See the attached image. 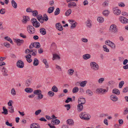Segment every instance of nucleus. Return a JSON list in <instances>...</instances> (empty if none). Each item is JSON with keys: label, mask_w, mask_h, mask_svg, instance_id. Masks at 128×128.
I'll list each match as a JSON object with an SVG mask.
<instances>
[{"label": "nucleus", "mask_w": 128, "mask_h": 128, "mask_svg": "<svg viewBox=\"0 0 128 128\" xmlns=\"http://www.w3.org/2000/svg\"><path fill=\"white\" fill-rule=\"evenodd\" d=\"M91 68L93 70L96 71L99 69L98 64L94 62H91L90 64Z\"/></svg>", "instance_id": "obj_1"}, {"label": "nucleus", "mask_w": 128, "mask_h": 128, "mask_svg": "<svg viewBox=\"0 0 128 128\" xmlns=\"http://www.w3.org/2000/svg\"><path fill=\"white\" fill-rule=\"evenodd\" d=\"M110 30L112 32L114 33H117L118 32V29L117 28V26L114 24L112 25L110 27Z\"/></svg>", "instance_id": "obj_2"}, {"label": "nucleus", "mask_w": 128, "mask_h": 128, "mask_svg": "<svg viewBox=\"0 0 128 128\" xmlns=\"http://www.w3.org/2000/svg\"><path fill=\"white\" fill-rule=\"evenodd\" d=\"M80 118L82 120H88L90 118L85 112H81L80 115Z\"/></svg>", "instance_id": "obj_3"}, {"label": "nucleus", "mask_w": 128, "mask_h": 128, "mask_svg": "<svg viewBox=\"0 0 128 128\" xmlns=\"http://www.w3.org/2000/svg\"><path fill=\"white\" fill-rule=\"evenodd\" d=\"M31 22L32 23L33 26L35 27L38 28L40 26V24L37 21L36 19L34 18H32L31 20Z\"/></svg>", "instance_id": "obj_4"}, {"label": "nucleus", "mask_w": 128, "mask_h": 128, "mask_svg": "<svg viewBox=\"0 0 128 128\" xmlns=\"http://www.w3.org/2000/svg\"><path fill=\"white\" fill-rule=\"evenodd\" d=\"M34 47L36 48H40V43L38 42H37L31 43L29 46V48L30 49H31Z\"/></svg>", "instance_id": "obj_5"}, {"label": "nucleus", "mask_w": 128, "mask_h": 128, "mask_svg": "<svg viewBox=\"0 0 128 128\" xmlns=\"http://www.w3.org/2000/svg\"><path fill=\"white\" fill-rule=\"evenodd\" d=\"M27 30L30 34H34L35 32V28L32 26L29 25L27 27Z\"/></svg>", "instance_id": "obj_6"}, {"label": "nucleus", "mask_w": 128, "mask_h": 128, "mask_svg": "<svg viewBox=\"0 0 128 128\" xmlns=\"http://www.w3.org/2000/svg\"><path fill=\"white\" fill-rule=\"evenodd\" d=\"M119 21L123 24L128 23V19L123 16H120L119 18Z\"/></svg>", "instance_id": "obj_7"}, {"label": "nucleus", "mask_w": 128, "mask_h": 128, "mask_svg": "<svg viewBox=\"0 0 128 128\" xmlns=\"http://www.w3.org/2000/svg\"><path fill=\"white\" fill-rule=\"evenodd\" d=\"M108 91V90L102 88H97L96 91V92H98L99 93H100L102 94H105L106 92Z\"/></svg>", "instance_id": "obj_8"}, {"label": "nucleus", "mask_w": 128, "mask_h": 128, "mask_svg": "<svg viewBox=\"0 0 128 128\" xmlns=\"http://www.w3.org/2000/svg\"><path fill=\"white\" fill-rule=\"evenodd\" d=\"M2 72V74L4 76H8L7 74L8 70L6 68L4 67H3L2 68H0Z\"/></svg>", "instance_id": "obj_9"}, {"label": "nucleus", "mask_w": 128, "mask_h": 128, "mask_svg": "<svg viewBox=\"0 0 128 128\" xmlns=\"http://www.w3.org/2000/svg\"><path fill=\"white\" fill-rule=\"evenodd\" d=\"M113 12L116 15H119L121 13L120 10L118 9V7H116L113 8Z\"/></svg>", "instance_id": "obj_10"}, {"label": "nucleus", "mask_w": 128, "mask_h": 128, "mask_svg": "<svg viewBox=\"0 0 128 128\" xmlns=\"http://www.w3.org/2000/svg\"><path fill=\"white\" fill-rule=\"evenodd\" d=\"M105 44H106L108 45L112 48H114L115 45V44L112 42L110 40H107L105 42Z\"/></svg>", "instance_id": "obj_11"}, {"label": "nucleus", "mask_w": 128, "mask_h": 128, "mask_svg": "<svg viewBox=\"0 0 128 128\" xmlns=\"http://www.w3.org/2000/svg\"><path fill=\"white\" fill-rule=\"evenodd\" d=\"M17 66L18 68H22L24 67V62L21 60H19L16 63Z\"/></svg>", "instance_id": "obj_12"}, {"label": "nucleus", "mask_w": 128, "mask_h": 128, "mask_svg": "<svg viewBox=\"0 0 128 128\" xmlns=\"http://www.w3.org/2000/svg\"><path fill=\"white\" fill-rule=\"evenodd\" d=\"M14 41L17 43V44L18 46H20L21 44H23L24 42L23 40L20 39H14Z\"/></svg>", "instance_id": "obj_13"}, {"label": "nucleus", "mask_w": 128, "mask_h": 128, "mask_svg": "<svg viewBox=\"0 0 128 128\" xmlns=\"http://www.w3.org/2000/svg\"><path fill=\"white\" fill-rule=\"evenodd\" d=\"M78 104H84L86 103V100L85 98H78Z\"/></svg>", "instance_id": "obj_14"}, {"label": "nucleus", "mask_w": 128, "mask_h": 128, "mask_svg": "<svg viewBox=\"0 0 128 128\" xmlns=\"http://www.w3.org/2000/svg\"><path fill=\"white\" fill-rule=\"evenodd\" d=\"M56 28L58 29V30L59 31H62L63 29L62 26L60 23H58L56 24Z\"/></svg>", "instance_id": "obj_15"}, {"label": "nucleus", "mask_w": 128, "mask_h": 128, "mask_svg": "<svg viewBox=\"0 0 128 128\" xmlns=\"http://www.w3.org/2000/svg\"><path fill=\"white\" fill-rule=\"evenodd\" d=\"M30 20L29 17L27 16H24L23 19L22 20V22L23 24H26L28 21Z\"/></svg>", "instance_id": "obj_16"}, {"label": "nucleus", "mask_w": 128, "mask_h": 128, "mask_svg": "<svg viewBox=\"0 0 128 128\" xmlns=\"http://www.w3.org/2000/svg\"><path fill=\"white\" fill-rule=\"evenodd\" d=\"M110 98L111 100L114 102L117 101L118 100V97L114 94L110 96Z\"/></svg>", "instance_id": "obj_17"}, {"label": "nucleus", "mask_w": 128, "mask_h": 128, "mask_svg": "<svg viewBox=\"0 0 128 128\" xmlns=\"http://www.w3.org/2000/svg\"><path fill=\"white\" fill-rule=\"evenodd\" d=\"M60 120L56 118H54L51 121V123L52 124H57L60 123Z\"/></svg>", "instance_id": "obj_18"}, {"label": "nucleus", "mask_w": 128, "mask_h": 128, "mask_svg": "<svg viewBox=\"0 0 128 128\" xmlns=\"http://www.w3.org/2000/svg\"><path fill=\"white\" fill-rule=\"evenodd\" d=\"M30 128H40L39 124H38L33 123L30 126Z\"/></svg>", "instance_id": "obj_19"}, {"label": "nucleus", "mask_w": 128, "mask_h": 128, "mask_svg": "<svg viewBox=\"0 0 128 128\" xmlns=\"http://www.w3.org/2000/svg\"><path fill=\"white\" fill-rule=\"evenodd\" d=\"M91 56L90 54H86L83 55V58L85 60H87L90 58Z\"/></svg>", "instance_id": "obj_20"}, {"label": "nucleus", "mask_w": 128, "mask_h": 128, "mask_svg": "<svg viewBox=\"0 0 128 128\" xmlns=\"http://www.w3.org/2000/svg\"><path fill=\"white\" fill-rule=\"evenodd\" d=\"M82 104H78L77 105L78 110L79 112L82 111L83 108V106Z\"/></svg>", "instance_id": "obj_21"}, {"label": "nucleus", "mask_w": 128, "mask_h": 128, "mask_svg": "<svg viewBox=\"0 0 128 128\" xmlns=\"http://www.w3.org/2000/svg\"><path fill=\"white\" fill-rule=\"evenodd\" d=\"M112 92L113 93L115 94L116 95H119L120 94L119 90L116 88L112 90Z\"/></svg>", "instance_id": "obj_22"}, {"label": "nucleus", "mask_w": 128, "mask_h": 128, "mask_svg": "<svg viewBox=\"0 0 128 128\" xmlns=\"http://www.w3.org/2000/svg\"><path fill=\"white\" fill-rule=\"evenodd\" d=\"M86 93L87 95L90 96H92L93 94V92L90 89H88L86 90Z\"/></svg>", "instance_id": "obj_23"}, {"label": "nucleus", "mask_w": 128, "mask_h": 128, "mask_svg": "<svg viewBox=\"0 0 128 128\" xmlns=\"http://www.w3.org/2000/svg\"><path fill=\"white\" fill-rule=\"evenodd\" d=\"M54 9V6L50 7L48 9V12L50 14L52 13Z\"/></svg>", "instance_id": "obj_24"}, {"label": "nucleus", "mask_w": 128, "mask_h": 128, "mask_svg": "<svg viewBox=\"0 0 128 128\" xmlns=\"http://www.w3.org/2000/svg\"><path fill=\"white\" fill-rule=\"evenodd\" d=\"M25 91L28 93H31L33 91L32 89L30 88H26L24 89Z\"/></svg>", "instance_id": "obj_25"}, {"label": "nucleus", "mask_w": 128, "mask_h": 128, "mask_svg": "<svg viewBox=\"0 0 128 128\" xmlns=\"http://www.w3.org/2000/svg\"><path fill=\"white\" fill-rule=\"evenodd\" d=\"M11 3L12 7L15 8H16L17 7V5L15 1L12 0L11 1Z\"/></svg>", "instance_id": "obj_26"}, {"label": "nucleus", "mask_w": 128, "mask_h": 128, "mask_svg": "<svg viewBox=\"0 0 128 128\" xmlns=\"http://www.w3.org/2000/svg\"><path fill=\"white\" fill-rule=\"evenodd\" d=\"M32 79H29L26 80V85L27 86H29L31 84Z\"/></svg>", "instance_id": "obj_27"}, {"label": "nucleus", "mask_w": 128, "mask_h": 128, "mask_svg": "<svg viewBox=\"0 0 128 128\" xmlns=\"http://www.w3.org/2000/svg\"><path fill=\"white\" fill-rule=\"evenodd\" d=\"M76 6V4L74 2H70L68 3V6L69 8H71V6Z\"/></svg>", "instance_id": "obj_28"}, {"label": "nucleus", "mask_w": 128, "mask_h": 128, "mask_svg": "<svg viewBox=\"0 0 128 128\" xmlns=\"http://www.w3.org/2000/svg\"><path fill=\"white\" fill-rule=\"evenodd\" d=\"M40 33L42 35H44L46 34V30L43 28H42L40 29Z\"/></svg>", "instance_id": "obj_29"}, {"label": "nucleus", "mask_w": 128, "mask_h": 128, "mask_svg": "<svg viewBox=\"0 0 128 128\" xmlns=\"http://www.w3.org/2000/svg\"><path fill=\"white\" fill-rule=\"evenodd\" d=\"M67 123L69 125L72 126L74 122L72 119H69L68 120L66 121Z\"/></svg>", "instance_id": "obj_30"}, {"label": "nucleus", "mask_w": 128, "mask_h": 128, "mask_svg": "<svg viewBox=\"0 0 128 128\" xmlns=\"http://www.w3.org/2000/svg\"><path fill=\"white\" fill-rule=\"evenodd\" d=\"M39 61L36 58H34V59L33 65L34 66H37L39 64Z\"/></svg>", "instance_id": "obj_31"}, {"label": "nucleus", "mask_w": 128, "mask_h": 128, "mask_svg": "<svg viewBox=\"0 0 128 128\" xmlns=\"http://www.w3.org/2000/svg\"><path fill=\"white\" fill-rule=\"evenodd\" d=\"M43 62L45 65V67L46 68H48L49 67V65L48 63L47 60L46 59H44L43 60Z\"/></svg>", "instance_id": "obj_32"}, {"label": "nucleus", "mask_w": 128, "mask_h": 128, "mask_svg": "<svg viewBox=\"0 0 128 128\" xmlns=\"http://www.w3.org/2000/svg\"><path fill=\"white\" fill-rule=\"evenodd\" d=\"M72 12V10L70 9H68L65 13V15L67 16H69Z\"/></svg>", "instance_id": "obj_33"}, {"label": "nucleus", "mask_w": 128, "mask_h": 128, "mask_svg": "<svg viewBox=\"0 0 128 128\" xmlns=\"http://www.w3.org/2000/svg\"><path fill=\"white\" fill-rule=\"evenodd\" d=\"M3 112H2V114H3L5 115H6L8 114V110L5 108V107L3 106Z\"/></svg>", "instance_id": "obj_34"}, {"label": "nucleus", "mask_w": 128, "mask_h": 128, "mask_svg": "<svg viewBox=\"0 0 128 128\" xmlns=\"http://www.w3.org/2000/svg\"><path fill=\"white\" fill-rule=\"evenodd\" d=\"M4 38L5 40H7L8 41L10 42L11 44H13L12 40L11 38H10L9 37L7 36H6Z\"/></svg>", "instance_id": "obj_35"}, {"label": "nucleus", "mask_w": 128, "mask_h": 128, "mask_svg": "<svg viewBox=\"0 0 128 128\" xmlns=\"http://www.w3.org/2000/svg\"><path fill=\"white\" fill-rule=\"evenodd\" d=\"M98 21L100 23H102L104 21V18L102 17H98L97 18Z\"/></svg>", "instance_id": "obj_36"}, {"label": "nucleus", "mask_w": 128, "mask_h": 128, "mask_svg": "<svg viewBox=\"0 0 128 128\" xmlns=\"http://www.w3.org/2000/svg\"><path fill=\"white\" fill-rule=\"evenodd\" d=\"M52 90L54 92H57L58 91V89L56 86H54L52 88Z\"/></svg>", "instance_id": "obj_37"}, {"label": "nucleus", "mask_w": 128, "mask_h": 128, "mask_svg": "<svg viewBox=\"0 0 128 128\" xmlns=\"http://www.w3.org/2000/svg\"><path fill=\"white\" fill-rule=\"evenodd\" d=\"M41 90H34V94L38 95L40 93H41Z\"/></svg>", "instance_id": "obj_38"}, {"label": "nucleus", "mask_w": 128, "mask_h": 128, "mask_svg": "<svg viewBox=\"0 0 128 128\" xmlns=\"http://www.w3.org/2000/svg\"><path fill=\"white\" fill-rule=\"evenodd\" d=\"M79 89L77 86H75L73 89L72 92L73 93L77 92L78 91Z\"/></svg>", "instance_id": "obj_39"}, {"label": "nucleus", "mask_w": 128, "mask_h": 128, "mask_svg": "<svg viewBox=\"0 0 128 128\" xmlns=\"http://www.w3.org/2000/svg\"><path fill=\"white\" fill-rule=\"evenodd\" d=\"M87 82L86 81H84L82 82L80 84V86L83 87H84L86 86Z\"/></svg>", "instance_id": "obj_40"}, {"label": "nucleus", "mask_w": 128, "mask_h": 128, "mask_svg": "<svg viewBox=\"0 0 128 128\" xmlns=\"http://www.w3.org/2000/svg\"><path fill=\"white\" fill-rule=\"evenodd\" d=\"M60 10L59 8H56L54 12V14L56 16L59 14L60 12Z\"/></svg>", "instance_id": "obj_41"}, {"label": "nucleus", "mask_w": 128, "mask_h": 128, "mask_svg": "<svg viewBox=\"0 0 128 128\" xmlns=\"http://www.w3.org/2000/svg\"><path fill=\"white\" fill-rule=\"evenodd\" d=\"M8 112L11 113H12L14 112V110L13 106H10L8 108Z\"/></svg>", "instance_id": "obj_42"}, {"label": "nucleus", "mask_w": 128, "mask_h": 128, "mask_svg": "<svg viewBox=\"0 0 128 128\" xmlns=\"http://www.w3.org/2000/svg\"><path fill=\"white\" fill-rule=\"evenodd\" d=\"M53 58H54V59L53 58L52 60H53L56 59H59L60 58V57L58 55L56 54H53Z\"/></svg>", "instance_id": "obj_43"}, {"label": "nucleus", "mask_w": 128, "mask_h": 128, "mask_svg": "<svg viewBox=\"0 0 128 128\" xmlns=\"http://www.w3.org/2000/svg\"><path fill=\"white\" fill-rule=\"evenodd\" d=\"M91 21L89 20H88L86 22V24L88 27H90L91 26Z\"/></svg>", "instance_id": "obj_44"}, {"label": "nucleus", "mask_w": 128, "mask_h": 128, "mask_svg": "<svg viewBox=\"0 0 128 128\" xmlns=\"http://www.w3.org/2000/svg\"><path fill=\"white\" fill-rule=\"evenodd\" d=\"M32 12L33 14V15L34 16H37L38 15V12L36 10L32 11Z\"/></svg>", "instance_id": "obj_45"}, {"label": "nucleus", "mask_w": 128, "mask_h": 128, "mask_svg": "<svg viewBox=\"0 0 128 128\" xmlns=\"http://www.w3.org/2000/svg\"><path fill=\"white\" fill-rule=\"evenodd\" d=\"M54 93L52 91H49L48 93V95L50 97L53 96L54 95Z\"/></svg>", "instance_id": "obj_46"}, {"label": "nucleus", "mask_w": 128, "mask_h": 128, "mask_svg": "<svg viewBox=\"0 0 128 128\" xmlns=\"http://www.w3.org/2000/svg\"><path fill=\"white\" fill-rule=\"evenodd\" d=\"M109 12L108 10H105L103 12V15L105 16H107Z\"/></svg>", "instance_id": "obj_47"}, {"label": "nucleus", "mask_w": 128, "mask_h": 128, "mask_svg": "<svg viewBox=\"0 0 128 128\" xmlns=\"http://www.w3.org/2000/svg\"><path fill=\"white\" fill-rule=\"evenodd\" d=\"M124 83V82L123 81H122L120 82L119 84V87L120 88H122Z\"/></svg>", "instance_id": "obj_48"}, {"label": "nucleus", "mask_w": 128, "mask_h": 128, "mask_svg": "<svg viewBox=\"0 0 128 128\" xmlns=\"http://www.w3.org/2000/svg\"><path fill=\"white\" fill-rule=\"evenodd\" d=\"M74 72V70L72 69L69 70H68V73L70 75H72L73 74V73Z\"/></svg>", "instance_id": "obj_49"}, {"label": "nucleus", "mask_w": 128, "mask_h": 128, "mask_svg": "<svg viewBox=\"0 0 128 128\" xmlns=\"http://www.w3.org/2000/svg\"><path fill=\"white\" fill-rule=\"evenodd\" d=\"M71 24L72 25L70 27V28L71 29H72L76 27V25L77 24V23L76 22H75L74 23Z\"/></svg>", "instance_id": "obj_50"}, {"label": "nucleus", "mask_w": 128, "mask_h": 128, "mask_svg": "<svg viewBox=\"0 0 128 128\" xmlns=\"http://www.w3.org/2000/svg\"><path fill=\"white\" fill-rule=\"evenodd\" d=\"M48 20V18L46 14H44V19L43 20L45 21H47Z\"/></svg>", "instance_id": "obj_51"}, {"label": "nucleus", "mask_w": 128, "mask_h": 128, "mask_svg": "<svg viewBox=\"0 0 128 128\" xmlns=\"http://www.w3.org/2000/svg\"><path fill=\"white\" fill-rule=\"evenodd\" d=\"M104 80V78H100L98 80V82L100 84L102 83Z\"/></svg>", "instance_id": "obj_52"}, {"label": "nucleus", "mask_w": 128, "mask_h": 128, "mask_svg": "<svg viewBox=\"0 0 128 128\" xmlns=\"http://www.w3.org/2000/svg\"><path fill=\"white\" fill-rule=\"evenodd\" d=\"M11 92V94L14 96L16 95V92L14 88L12 89Z\"/></svg>", "instance_id": "obj_53"}, {"label": "nucleus", "mask_w": 128, "mask_h": 128, "mask_svg": "<svg viewBox=\"0 0 128 128\" xmlns=\"http://www.w3.org/2000/svg\"><path fill=\"white\" fill-rule=\"evenodd\" d=\"M72 101V98L68 97L67 98V99L65 101V102L66 103H68Z\"/></svg>", "instance_id": "obj_54"}, {"label": "nucleus", "mask_w": 128, "mask_h": 128, "mask_svg": "<svg viewBox=\"0 0 128 128\" xmlns=\"http://www.w3.org/2000/svg\"><path fill=\"white\" fill-rule=\"evenodd\" d=\"M6 12L5 9L4 8H2L0 10V13L2 14H5Z\"/></svg>", "instance_id": "obj_55"}, {"label": "nucleus", "mask_w": 128, "mask_h": 128, "mask_svg": "<svg viewBox=\"0 0 128 128\" xmlns=\"http://www.w3.org/2000/svg\"><path fill=\"white\" fill-rule=\"evenodd\" d=\"M114 83V82L112 80H110L108 82V86H110L111 85L113 84Z\"/></svg>", "instance_id": "obj_56"}, {"label": "nucleus", "mask_w": 128, "mask_h": 128, "mask_svg": "<svg viewBox=\"0 0 128 128\" xmlns=\"http://www.w3.org/2000/svg\"><path fill=\"white\" fill-rule=\"evenodd\" d=\"M4 45L7 48L10 47V45L9 43L8 42H5L4 43Z\"/></svg>", "instance_id": "obj_57"}, {"label": "nucleus", "mask_w": 128, "mask_h": 128, "mask_svg": "<svg viewBox=\"0 0 128 128\" xmlns=\"http://www.w3.org/2000/svg\"><path fill=\"white\" fill-rule=\"evenodd\" d=\"M41 111L42 110H38L35 112V114L36 115H38L40 113Z\"/></svg>", "instance_id": "obj_58"}, {"label": "nucleus", "mask_w": 128, "mask_h": 128, "mask_svg": "<svg viewBox=\"0 0 128 128\" xmlns=\"http://www.w3.org/2000/svg\"><path fill=\"white\" fill-rule=\"evenodd\" d=\"M103 48H104V50L106 52H109V49L106 48V45H104L103 46Z\"/></svg>", "instance_id": "obj_59"}, {"label": "nucleus", "mask_w": 128, "mask_h": 128, "mask_svg": "<svg viewBox=\"0 0 128 128\" xmlns=\"http://www.w3.org/2000/svg\"><path fill=\"white\" fill-rule=\"evenodd\" d=\"M118 6L120 7H124L125 6V4L123 2H121L118 4Z\"/></svg>", "instance_id": "obj_60"}, {"label": "nucleus", "mask_w": 128, "mask_h": 128, "mask_svg": "<svg viewBox=\"0 0 128 128\" xmlns=\"http://www.w3.org/2000/svg\"><path fill=\"white\" fill-rule=\"evenodd\" d=\"M38 96V99H41L43 97V95L41 94V93H40Z\"/></svg>", "instance_id": "obj_61"}, {"label": "nucleus", "mask_w": 128, "mask_h": 128, "mask_svg": "<svg viewBox=\"0 0 128 128\" xmlns=\"http://www.w3.org/2000/svg\"><path fill=\"white\" fill-rule=\"evenodd\" d=\"M128 91V87H126L124 88L122 90L123 92H126Z\"/></svg>", "instance_id": "obj_62"}, {"label": "nucleus", "mask_w": 128, "mask_h": 128, "mask_svg": "<svg viewBox=\"0 0 128 128\" xmlns=\"http://www.w3.org/2000/svg\"><path fill=\"white\" fill-rule=\"evenodd\" d=\"M37 19L38 21L42 19V16L41 14H39L37 17Z\"/></svg>", "instance_id": "obj_63"}, {"label": "nucleus", "mask_w": 128, "mask_h": 128, "mask_svg": "<svg viewBox=\"0 0 128 128\" xmlns=\"http://www.w3.org/2000/svg\"><path fill=\"white\" fill-rule=\"evenodd\" d=\"M128 113V108H126L125 110H124L123 114L124 115H125L127 114Z\"/></svg>", "instance_id": "obj_64"}]
</instances>
